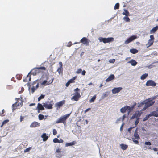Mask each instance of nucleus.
Wrapping results in <instances>:
<instances>
[{
    "instance_id": "052dcab7",
    "label": "nucleus",
    "mask_w": 158,
    "mask_h": 158,
    "mask_svg": "<svg viewBox=\"0 0 158 158\" xmlns=\"http://www.w3.org/2000/svg\"><path fill=\"white\" fill-rule=\"evenodd\" d=\"M124 123H123L120 127V130L121 131H122L123 130V127L124 126Z\"/></svg>"
},
{
    "instance_id": "6e6d98bb",
    "label": "nucleus",
    "mask_w": 158,
    "mask_h": 158,
    "mask_svg": "<svg viewBox=\"0 0 158 158\" xmlns=\"http://www.w3.org/2000/svg\"><path fill=\"white\" fill-rule=\"evenodd\" d=\"M72 44L71 42H69L68 43V44L67 45V46L68 47H70L72 45Z\"/></svg>"
},
{
    "instance_id": "de8ad7c7",
    "label": "nucleus",
    "mask_w": 158,
    "mask_h": 158,
    "mask_svg": "<svg viewBox=\"0 0 158 158\" xmlns=\"http://www.w3.org/2000/svg\"><path fill=\"white\" fill-rule=\"evenodd\" d=\"M150 39L149 40H152V41H154V36L152 35H151L150 36Z\"/></svg>"
},
{
    "instance_id": "f3484780",
    "label": "nucleus",
    "mask_w": 158,
    "mask_h": 158,
    "mask_svg": "<svg viewBox=\"0 0 158 158\" xmlns=\"http://www.w3.org/2000/svg\"><path fill=\"white\" fill-rule=\"evenodd\" d=\"M140 114L139 112H136L131 117V119L138 118L140 117Z\"/></svg>"
},
{
    "instance_id": "c756f323",
    "label": "nucleus",
    "mask_w": 158,
    "mask_h": 158,
    "mask_svg": "<svg viewBox=\"0 0 158 158\" xmlns=\"http://www.w3.org/2000/svg\"><path fill=\"white\" fill-rule=\"evenodd\" d=\"M122 14L123 15H125L127 16H128L129 15V12L126 9H124V12Z\"/></svg>"
},
{
    "instance_id": "338daca9",
    "label": "nucleus",
    "mask_w": 158,
    "mask_h": 158,
    "mask_svg": "<svg viewBox=\"0 0 158 158\" xmlns=\"http://www.w3.org/2000/svg\"><path fill=\"white\" fill-rule=\"evenodd\" d=\"M153 150L155 151H158V148H153Z\"/></svg>"
},
{
    "instance_id": "6ab92c4d",
    "label": "nucleus",
    "mask_w": 158,
    "mask_h": 158,
    "mask_svg": "<svg viewBox=\"0 0 158 158\" xmlns=\"http://www.w3.org/2000/svg\"><path fill=\"white\" fill-rule=\"evenodd\" d=\"M127 63L131 64V65L133 66H135L137 64V62L133 59H131V60L128 61Z\"/></svg>"
},
{
    "instance_id": "c85d7f7f",
    "label": "nucleus",
    "mask_w": 158,
    "mask_h": 158,
    "mask_svg": "<svg viewBox=\"0 0 158 158\" xmlns=\"http://www.w3.org/2000/svg\"><path fill=\"white\" fill-rule=\"evenodd\" d=\"M130 51L131 53L133 54L137 53L138 52L137 50L134 48L131 49Z\"/></svg>"
},
{
    "instance_id": "09e8293b",
    "label": "nucleus",
    "mask_w": 158,
    "mask_h": 158,
    "mask_svg": "<svg viewBox=\"0 0 158 158\" xmlns=\"http://www.w3.org/2000/svg\"><path fill=\"white\" fill-rule=\"evenodd\" d=\"M145 144L147 145H151V143L150 142H146L145 143Z\"/></svg>"
},
{
    "instance_id": "2f4dec72",
    "label": "nucleus",
    "mask_w": 158,
    "mask_h": 158,
    "mask_svg": "<svg viewBox=\"0 0 158 158\" xmlns=\"http://www.w3.org/2000/svg\"><path fill=\"white\" fill-rule=\"evenodd\" d=\"M148 74L147 73H145L143 75H142L140 77V78L142 80H144L148 76Z\"/></svg>"
},
{
    "instance_id": "4d7b16f0",
    "label": "nucleus",
    "mask_w": 158,
    "mask_h": 158,
    "mask_svg": "<svg viewBox=\"0 0 158 158\" xmlns=\"http://www.w3.org/2000/svg\"><path fill=\"white\" fill-rule=\"evenodd\" d=\"M24 118V117H23L22 116H20V121L21 122L23 120Z\"/></svg>"
},
{
    "instance_id": "39448f33",
    "label": "nucleus",
    "mask_w": 158,
    "mask_h": 158,
    "mask_svg": "<svg viewBox=\"0 0 158 158\" xmlns=\"http://www.w3.org/2000/svg\"><path fill=\"white\" fill-rule=\"evenodd\" d=\"M98 39L100 42H103V43L105 44L113 41L114 39L113 37L105 38L100 37L98 38Z\"/></svg>"
},
{
    "instance_id": "5fc2aeb1",
    "label": "nucleus",
    "mask_w": 158,
    "mask_h": 158,
    "mask_svg": "<svg viewBox=\"0 0 158 158\" xmlns=\"http://www.w3.org/2000/svg\"><path fill=\"white\" fill-rule=\"evenodd\" d=\"M109 93L108 92H106L104 94V95L105 97L107 96L109 94Z\"/></svg>"
},
{
    "instance_id": "bb28decb",
    "label": "nucleus",
    "mask_w": 158,
    "mask_h": 158,
    "mask_svg": "<svg viewBox=\"0 0 158 158\" xmlns=\"http://www.w3.org/2000/svg\"><path fill=\"white\" fill-rule=\"evenodd\" d=\"M76 143L75 141H73L72 142L68 143L66 144V146H72L75 145Z\"/></svg>"
},
{
    "instance_id": "4c0bfd02",
    "label": "nucleus",
    "mask_w": 158,
    "mask_h": 158,
    "mask_svg": "<svg viewBox=\"0 0 158 158\" xmlns=\"http://www.w3.org/2000/svg\"><path fill=\"white\" fill-rule=\"evenodd\" d=\"M45 97L44 95L41 94L40 96L38 98V101H40L41 99H43Z\"/></svg>"
},
{
    "instance_id": "a19ab883",
    "label": "nucleus",
    "mask_w": 158,
    "mask_h": 158,
    "mask_svg": "<svg viewBox=\"0 0 158 158\" xmlns=\"http://www.w3.org/2000/svg\"><path fill=\"white\" fill-rule=\"evenodd\" d=\"M150 116H151L150 114L147 115L146 116L145 118H144L143 119V121H146L150 117Z\"/></svg>"
},
{
    "instance_id": "aec40b11",
    "label": "nucleus",
    "mask_w": 158,
    "mask_h": 158,
    "mask_svg": "<svg viewBox=\"0 0 158 158\" xmlns=\"http://www.w3.org/2000/svg\"><path fill=\"white\" fill-rule=\"evenodd\" d=\"M31 72L29 73L27 75L26 78L23 79V81L24 82H27L28 81H30L31 80V75H30Z\"/></svg>"
},
{
    "instance_id": "6e6552de",
    "label": "nucleus",
    "mask_w": 158,
    "mask_h": 158,
    "mask_svg": "<svg viewBox=\"0 0 158 158\" xmlns=\"http://www.w3.org/2000/svg\"><path fill=\"white\" fill-rule=\"evenodd\" d=\"M132 109L131 108L128 106H126L123 108H122L120 109V111L122 113H125L126 111L128 112H130L131 111Z\"/></svg>"
},
{
    "instance_id": "864d4df0",
    "label": "nucleus",
    "mask_w": 158,
    "mask_h": 158,
    "mask_svg": "<svg viewBox=\"0 0 158 158\" xmlns=\"http://www.w3.org/2000/svg\"><path fill=\"white\" fill-rule=\"evenodd\" d=\"M139 122V119L138 118L135 121V124L136 125H137L138 124Z\"/></svg>"
},
{
    "instance_id": "ddd939ff",
    "label": "nucleus",
    "mask_w": 158,
    "mask_h": 158,
    "mask_svg": "<svg viewBox=\"0 0 158 158\" xmlns=\"http://www.w3.org/2000/svg\"><path fill=\"white\" fill-rule=\"evenodd\" d=\"M65 101L64 100L60 101L56 103L55 105V106L58 108H60L63 104H64L65 103Z\"/></svg>"
},
{
    "instance_id": "7ed1b4c3",
    "label": "nucleus",
    "mask_w": 158,
    "mask_h": 158,
    "mask_svg": "<svg viewBox=\"0 0 158 158\" xmlns=\"http://www.w3.org/2000/svg\"><path fill=\"white\" fill-rule=\"evenodd\" d=\"M46 68L44 67L41 66L34 68L31 71V74L33 75H36L37 74L42 72L41 70H45Z\"/></svg>"
},
{
    "instance_id": "c9c22d12",
    "label": "nucleus",
    "mask_w": 158,
    "mask_h": 158,
    "mask_svg": "<svg viewBox=\"0 0 158 158\" xmlns=\"http://www.w3.org/2000/svg\"><path fill=\"white\" fill-rule=\"evenodd\" d=\"M39 119L40 120H42L44 118V116L43 115L40 114L38 116Z\"/></svg>"
},
{
    "instance_id": "1a4fd4ad",
    "label": "nucleus",
    "mask_w": 158,
    "mask_h": 158,
    "mask_svg": "<svg viewBox=\"0 0 158 158\" xmlns=\"http://www.w3.org/2000/svg\"><path fill=\"white\" fill-rule=\"evenodd\" d=\"M33 86L31 88V93H33L39 87V83L36 81H35L33 83Z\"/></svg>"
},
{
    "instance_id": "dca6fc26",
    "label": "nucleus",
    "mask_w": 158,
    "mask_h": 158,
    "mask_svg": "<svg viewBox=\"0 0 158 158\" xmlns=\"http://www.w3.org/2000/svg\"><path fill=\"white\" fill-rule=\"evenodd\" d=\"M40 125V124L39 123L36 122H34L31 124L30 127H35L39 126Z\"/></svg>"
},
{
    "instance_id": "0e129e2a",
    "label": "nucleus",
    "mask_w": 158,
    "mask_h": 158,
    "mask_svg": "<svg viewBox=\"0 0 158 158\" xmlns=\"http://www.w3.org/2000/svg\"><path fill=\"white\" fill-rule=\"evenodd\" d=\"M70 84V82L68 81V82L66 84V87H68Z\"/></svg>"
},
{
    "instance_id": "f8f14e48",
    "label": "nucleus",
    "mask_w": 158,
    "mask_h": 158,
    "mask_svg": "<svg viewBox=\"0 0 158 158\" xmlns=\"http://www.w3.org/2000/svg\"><path fill=\"white\" fill-rule=\"evenodd\" d=\"M80 97L81 95L80 93L76 92L75 94V95L71 99H73L75 101H77Z\"/></svg>"
},
{
    "instance_id": "a18cd8bd",
    "label": "nucleus",
    "mask_w": 158,
    "mask_h": 158,
    "mask_svg": "<svg viewBox=\"0 0 158 158\" xmlns=\"http://www.w3.org/2000/svg\"><path fill=\"white\" fill-rule=\"evenodd\" d=\"M82 72V69H77V71L76 72V73L77 74H79Z\"/></svg>"
},
{
    "instance_id": "c03bdc74",
    "label": "nucleus",
    "mask_w": 158,
    "mask_h": 158,
    "mask_svg": "<svg viewBox=\"0 0 158 158\" xmlns=\"http://www.w3.org/2000/svg\"><path fill=\"white\" fill-rule=\"evenodd\" d=\"M31 147H29L27 148H26L24 151V152H28L30 151V150L31 149Z\"/></svg>"
},
{
    "instance_id": "e433bc0d",
    "label": "nucleus",
    "mask_w": 158,
    "mask_h": 158,
    "mask_svg": "<svg viewBox=\"0 0 158 158\" xmlns=\"http://www.w3.org/2000/svg\"><path fill=\"white\" fill-rule=\"evenodd\" d=\"M119 3H116L115 5L114 9L115 10L118 9L119 8Z\"/></svg>"
},
{
    "instance_id": "4be33fe9",
    "label": "nucleus",
    "mask_w": 158,
    "mask_h": 158,
    "mask_svg": "<svg viewBox=\"0 0 158 158\" xmlns=\"http://www.w3.org/2000/svg\"><path fill=\"white\" fill-rule=\"evenodd\" d=\"M52 82L53 80H52L51 81H49L48 82L46 80H44L41 83V85H47L52 83Z\"/></svg>"
},
{
    "instance_id": "2eb2a0df",
    "label": "nucleus",
    "mask_w": 158,
    "mask_h": 158,
    "mask_svg": "<svg viewBox=\"0 0 158 158\" xmlns=\"http://www.w3.org/2000/svg\"><path fill=\"white\" fill-rule=\"evenodd\" d=\"M122 88L121 87L114 88L112 90V92L113 94H116L119 92L122 89Z\"/></svg>"
},
{
    "instance_id": "412c9836",
    "label": "nucleus",
    "mask_w": 158,
    "mask_h": 158,
    "mask_svg": "<svg viewBox=\"0 0 158 158\" xmlns=\"http://www.w3.org/2000/svg\"><path fill=\"white\" fill-rule=\"evenodd\" d=\"M41 137L43 139L44 141H46L48 139V136L45 133H43L41 135Z\"/></svg>"
},
{
    "instance_id": "cd10ccee",
    "label": "nucleus",
    "mask_w": 158,
    "mask_h": 158,
    "mask_svg": "<svg viewBox=\"0 0 158 158\" xmlns=\"http://www.w3.org/2000/svg\"><path fill=\"white\" fill-rule=\"evenodd\" d=\"M151 114H150L151 116H152L155 117H158V113H157L156 111H153L151 113Z\"/></svg>"
},
{
    "instance_id": "603ef678",
    "label": "nucleus",
    "mask_w": 158,
    "mask_h": 158,
    "mask_svg": "<svg viewBox=\"0 0 158 158\" xmlns=\"http://www.w3.org/2000/svg\"><path fill=\"white\" fill-rule=\"evenodd\" d=\"M61 152V149L60 148H58L56 150V153Z\"/></svg>"
},
{
    "instance_id": "79ce46f5",
    "label": "nucleus",
    "mask_w": 158,
    "mask_h": 158,
    "mask_svg": "<svg viewBox=\"0 0 158 158\" xmlns=\"http://www.w3.org/2000/svg\"><path fill=\"white\" fill-rule=\"evenodd\" d=\"M16 78L19 80H20L21 79L22 77V75L17 74L16 75Z\"/></svg>"
},
{
    "instance_id": "a211bd4d",
    "label": "nucleus",
    "mask_w": 158,
    "mask_h": 158,
    "mask_svg": "<svg viewBox=\"0 0 158 158\" xmlns=\"http://www.w3.org/2000/svg\"><path fill=\"white\" fill-rule=\"evenodd\" d=\"M114 78L115 76L114 75V74H111L106 79V81L107 82L110 81L114 79Z\"/></svg>"
},
{
    "instance_id": "4468645a",
    "label": "nucleus",
    "mask_w": 158,
    "mask_h": 158,
    "mask_svg": "<svg viewBox=\"0 0 158 158\" xmlns=\"http://www.w3.org/2000/svg\"><path fill=\"white\" fill-rule=\"evenodd\" d=\"M89 40L86 37H83L81 40V42L86 46L89 45Z\"/></svg>"
},
{
    "instance_id": "a878e982",
    "label": "nucleus",
    "mask_w": 158,
    "mask_h": 158,
    "mask_svg": "<svg viewBox=\"0 0 158 158\" xmlns=\"http://www.w3.org/2000/svg\"><path fill=\"white\" fill-rule=\"evenodd\" d=\"M120 145L121 149L123 150H126L128 148L127 145L124 144H122Z\"/></svg>"
},
{
    "instance_id": "8fccbe9b",
    "label": "nucleus",
    "mask_w": 158,
    "mask_h": 158,
    "mask_svg": "<svg viewBox=\"0 0 158 158\" xmlns=\"http://www.w3.org/2000/svg\"><path fill=\"white\" fill-rule=\"evenodd\" d=\"M115 61V59H110L109 60V62L110 63H114Z\"/></svg>"
},
{
    "instance_id": "680f3d73",
    "label": "nucleus",
    "mask_w": 158,
    "mask_h": 158,
    "mask_svg": "<svg viewBox=\"0 0 158 158\" xmlns=\"http://www.w3.org/2000/svg\"><path fill=\"white\" fill-rule=\"evenodd\" d=\"M74 91L76 92H77L80 91V89L78 88H77L74 89Z\"/></svg>"
},
{
    "instance_id": "e2e57ef3",
    "label": "nucleus",
    "mask_w": 158,
    "mask_h": 158,
    "mask_svg": "<svg viewBox=\"0 0 158 158\" xmlns=\"http://www.w3.org/2000/svg\"><path fill=\"white\" fill-rule=\"evenodd\" d=\"M126 118V115L125 114L122 117V121H123L124 120V119Z\"/></svg>"
},
{
    "instance_id": "7c9ffc66",
    "label": "nucleus",
    "mask_w": 158,
    "mask_h": 158,
    "mask_svg": "<svg viewBox=\"0 0 158 158\" xmlns=\"http://www.w3.org/2000/svg\"><path fill=\"white\" fill-rule=\"evenodd\" d=\"M77 78V76H75L73 77L72 79L69 80L68 81L70 83L75 82L74 80Z\"/></svg>"
},
{
    "instance_id": "423d86ee",
    "label": "nucleus",
    "mask_w": 158,
    "mask_h": 158,
    "mask_svg": "<svg viewBox=\"0 0 158 158\" xmlns=\"http://www.w3.org/2000/svg\"><path fill=\"white\" fill-rule=\"evenodd\" d=\"M43 104L44 107L46 109H51L53 108V103L52 101L46 102L45 103H43Z\"/></svg>"
},
{
    "instance_id": "58836bf2",
    "label": "nucleus",
    "mask_w": 158,
    "mask_h": 158,
    "mask_svg": "<svg viewBox=\"0 0 158 158\" xmlns=\"http://www.w3.org/2000/svg\"><path fill=\"white\" fill-rule=\"evenodd\" d=\"M96 98V95H94L93 97L90 100L89 102H93L95 100V99Z\"/></svg>"
},
{
    "instance_id": "5701e85b",
    "label": "nucleus",
    "mask_w": 158,
    "mask_h": 158,
    "mask_svg": "<svg viewBox=\"0 0 158 158\" xmlns=\"http://www.w3.org/2000/svg\"><path fill=\"white\" fill-rule=\"evenodd\" d=\"M157 29H158V26H156L150 30V34L154 33Z\"/></svg>"
},
{
    "instance_id": "72a5a7b5",
    "label": "nucleus",
    "mask_w": 158,
    "mask_h": 158,
    "mask_svg": "<svg viewBox=\"0 0 158 158\" xmlns=\"http://www.w3.org/2000/svg\"><path fill=\"white\" fill-rule=\"evenodd\" d=\"M56 157L58 158H61L62 156V155L61 152L56 153Z\"/></svg>"
},
{
    "instance_id": "473e14b6",
    "label": "nucleus",
    "mask_w": 158,
    "mask_h": 158,
    "mask_svg": "<svg viewBox=\"0 0 158 158\" xmlns=\"http://www.w3.org/2000/svg\"><path fill=\"white\" fill-rule=\"evenodd\" d=\"M9 121V120L8 119H6L5 120L2 122V124L0 126V127H2L3 126V125L8 123Z\"/></svg>"
},
{
    "instance_id": "ea45409f",
    "label": "nucleus",
    "mask_w": 158,
    "mask_h": 158,
    "mask_svg": "<svg viewBox=\"0 0 158 158\" xmlns=\"http://www.w3.org/2000/svg\"><path fill=\"white\" fill-rule=\"evenodd\" d=\"M123 19L127 22H129L130 20L129 18L127 16L123 17Z\"/></svg>"
},
{
    "instance_id": "69168bd1",
    "label": "nucleus",
    "mask_w": 158,
    "mask_h": 158,
    "mask_svg": "<svg viewBox=\"0 0 158 158\" xmlns=\"http://www.w3.org/2000/svg\"><path fill=\"white\" fill-rule=\"evenodd\" d=\"M35 103H31L29 104V106H35Z\"/></svg>"
},
{
    "instance_id": "0eeeda50",
    "label": "nucleus",
    "mask_w": 158,
    "mask_h": 158,
    "mask_svg": "<svg viewBox=\"0 0 158 158\" xmlns=\"http://www.w3.org/2000/svg\"><path fill=\"white\" fill-rule=\"evenodd\" d=\"M155 102V101H154L150 99H149L148 100V101L145 103V106L143 109V110H144L152 106Z\"/></svg>"
},
{
    "instance_id": "b1692460",
    "label": "nucleus",
    "mask_w": 158,
    "mask_h": 158,
    "mask_svg": "<svg viewBox=\"0 0 158 158\" xmlns=\"http://www.w3.org/2000/svg\"><path fill=\"white\" fill-rule=\"evenodd\" d=\"M37 109L39 110H44V107L40 103H38L37 106Z\"/></svg>"
},
{
    "instance_id": "774afa93",
    "label": "nucleus",
    "mask_w": 158,
    "mask_h": 158,
    "mask_svg": "<svg viewBox=\"0 0 158 158\" xmlns=\"http://www.w3.org/2000/svg\"><path fill=\"white\" fill-rule=\"evenodd\" d=\"M63 142V140L61 139H60V140H59V143H62Z\"/></svg>"
},
{
    "instance_id": "393cba45",
    "label": "nucleus",
    "mask_w": 158,
    "mask_h": 158,
    "mask_svg": "<svg viewBox=\"0 0 158 158\" xmlns=\"http://www.w3.org/2000/svg\"><path fill=\"white\" fill-rule=\"evenodd\" d=\"M154 43V41L149 40L148 42L146 44V46L147 48H148L150 46L152 45Z\"/></svg>"
},
{
    "instance_id": "f03ea898",
    "label": "nucleus",
    "mask_w": 158,
    "mask_h": 158,
    "mask_svg": "<svg viewBox=\"0 0 158 158\" xmlns=\"http://www.w3.org/2000/svg\"><path fill=\"white\" fill-rule=\"evenodd\" d=\"M70 114H68L61 117L56 121L55 123L56 124L62 123L64 125H65L66 123V120L70 116Z\"/></svg>"
},
{
    "instance_id": "bf43d9fd",
    "label": "nucleus",
    "mask_w": 158,
    "mask_h": 158,
    "mask_svg": "<svg viewBox=\"0 0 158 158\" xmlns=\"http://www.w3.org/2000/svg\"><path fill=\"white\" fill-rule=\"evenodd\" d=\"M91 109V108H89L86 110L85 111L84 113H86L87 111H88L89 110H90Z\"/></svg>"
},
{
    "instance_id": "f257e3e1",
    "label": "nucleus",
    "mask_w": 158,
    "mask_h": 158,
    "mask_svg": "<svg viewBox=\"0 0 158 158\" xmlns=\"http://www.w3.org/2000/svg\"><path fill=\"white\" fill-rule=\"evenodd\" d=\"M15 100L16 101V102L13 104L12 105V110L13 111L15 110L16 109L19 108V107H20L23 105V101L21 100L20 98H16Z\"/></svg>"
},
{
    "instance_id": "37998d69",
    "label": "nucleus",
    "mask_w": 158,
    "mask_h": 158,
    "mask_svg": "<svg viewBox=\"0 0 158 158\" xmlns=\"http://www.w3.org/2000/svg\"><path fill=\"white\" fill-rule=\"evenodd\" d=\"M53 142L54 143H59V140L57 138H55L53 139Z\"/></svg>"
},
{
    "instance_id": "f704fd0d",
    "label": "nucleus",
    "mask_w": 158,
    "mask_h": 158,
    "mask_svg": "<svg viewBox=\"0 0 158 158\" xmlns=\"http://www.w3.org/2000/svg\"><path fill=\"white\" fill-rule=\"evenodd\" d=\"M62 68L61 66L58 68L57 69V71L58 72L59 74L60 73H62Z\"/></svg>"
},
{
    "instance_id": "9d476101",
    "label": "nucleus",
    "mask_w": 158,
    "mask_h": 158,
    "mask_svg": "<svg viewBox=\"0 0 158 158\" xmlns=\"http://www.w3.org/2000/svg\"><path fill=\"white\" fill-rule=\"evenodd\" d=\"M146 85L147 86L154 87L156 86V83L152 80H149L146 82Z\"/></svg>"
},
{
    "instance_id": "3c124183",
    "label": "nucleus",
    "mask_w": 158,
    "mask_h": 158,
    "mask_svg": "<svg viewBox=\"0 0 158 158\" xmlns=\"http://www.w3.org/2000/svg\"><path fill=\"white\" fill-rule=\"evenodd\" d=\"M24 90V89L23 87H22L21 89V90L19 91V94H20L22 93Z\"/></svg>"
},
{
    "instance_id": "13d9d810",
    "label": "nucleus",
    "mask_w": 158,
    "mask_h": 158,
    "mask_svg": "<svg viewBox=\"0 0 158 158\" xmlns=\"http://www.w3.org/2000/svg\"><path fill=\"white\" fill-rule=\"evenodd\" d=\"M86 73V71L85 70H83L81 73L82 75H85V74Z\"/></svg>"
},
{
    "instance_id": "49530a36",
    "label": "nucleus",
    "mask_w": 158,
    "mask_h": 158,
    "mask_svg": "<svg viewBox=\"0 0 158 158\" xmlns=\"http://www.w3.org/2000/svg\"><path fill=\"white\" fill-rule=\"evenodd\" d=\"M57 133V132L56 130L55 129H53V135H56Z\"/></svg>"
},
{
    "instance_id": "9b49d317",
    "label": "nucleus",
    "mask_w": 158,
    "mask_h": 158,
    "mask_svg": "<svg viewBox=\"0 0 158 158\" xmlns=\"http://www.w3.org/2000/svg\"><path fill=\"white\" fill-rule=\"evenodd\" d=\"M137 38L136 36L133 35L131 36L129 38L127 39L125 42V44H127L130 42L132 41L133 40H135Z\"/></svg>"
},
{
    "instance_id": "20e7f679",
    "label": "nucleus",
    "mask_w": 158,
    "mask_h": 158,
    "mask_svg": "<svg viewBox=\"0 0 158 158\" xmlns=\"http://www.w3.org/2000/svg\"><path fill=\"white\" fill-rule=\"evenodd\" d=\"M134 137L132 138V140L133 141L134 143L136 144H139V142L138 140L140 139V138L138 133L137 128H136L135 130L134 135Z\"/></svg>"
}]
</instances>
